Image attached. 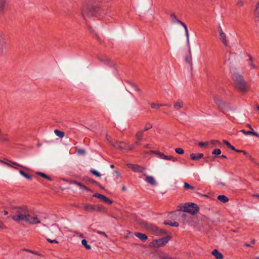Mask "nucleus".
Here are the masks:
<instances>
[{
  "label": "nucleus",
  "instance_id": "f257e3e1",
  "mask_svg": "<svg viewBox=\"0 0 259 259\" xmlns=\"http://www.w3.org/2000/svg\"><path fill=\"white\" fill-rule=\"evenodd\" d=\"M235 88L241 93H246L249 89L247 82L243 76L238 73H234L232 75Z\"/></svg>",
  "mask_w": 259,
  "mask_h": 259
},
{
  "label": "nucleus",
  "instance_id": "f03ea898",
  "mask_svg": "<svg viewBox=\"0 0 259 259\" xmlns=\"http://www.w3.org/2000/svg\"><path fill=\"white\" fill-rule=\"evenodd\" d=\"M179 207L180 210L189 212L191 214H196L199 211L197 205L192 202L185 203Z\"/></svg>",
  "mask_w": 259,
  "mask_h": 259
},
{
  "label": "nucleus",
  "instance_id": "7ed1b4c3",
  "mask_svg": "<svg viewBox=\"0 0 259 259\" xmlns=\"http://www.w3.org/2000/svg\"><path fill=\"white\" fill-rule=\"evenodd\" d=\"M29 210L26 205H19L17 206V223L23 221L27 217H28Z\"/></svg>",
  "mask_w": 259,
  "mask_h": 259
},
{
  "label": "nucleus",
  "instance_id": "20e7f679",
  "mask_svg": "<svg viewBox=\"0 0 259 259\" xmlns=\"http://www.w3.org/2000/svg\"><path fill=\"white\" fill-rule=\"evenodd\" d=\"M170 236H167L165 238L153 240L149 243V246L157 248L164 245L170 239Z\"/></svg>",
  "mask_w": 259,
  "mask_h": 259
},
{
  "label": "nucleus",
  "instance_id": "39448f33",
  "mask_svg": "<svg viewBox=\"0 0 259 259\" xmlns=\"http://www.w3.org/2000/svg\"><path fill=\"white\" fill-rule=\"evenodd\" d=\"M112 144L116 148L126 150H132L134 147V145L128 144L124 142H116L115 143H113Z\"/></svg>",
  "mask_w": 259,
  "mask_h": 259
},
{
  "label": "nucleus",
  "instance_id": "423d86ee",
  "mask_svg": "<svg viewBox=\"0 0 259 259\" xmlns=\"http://www.w3.org/2000/svg\"><path fill=\"white\" fill-rule=\"evenodd\" d=\"M151 152L157 155L158 157L161 159L171 160L173 162H176L178 160L177 158L174 157L172 156H167L165 155L164 153L159 152L158 151H151Z\"/></svg>",
  "mask_w": 259,
  "mask_h": 259
},
{
  "label": "nucleus",
  "instance_id": "0eeeda50",
  "mask_svg": "<svg viewBox=\"0 0 259 259\" xmlns=\"http://www.w3.org/2000/svg\"><path fill=\"white\" fill-rule=\"evenodd\" d=\"M145 226L147 230L151 232H154L157 235H162L165 234L166 233V231L162 229H159L157 227L152 224H145Z\"/></svg>",
  "mask_w": 259,
  "mask_h": 259
},
{
  "label": "nucleus",
  "instance_id": "6e6552de",
  "mask_svg": "<svg viewBox=\"0 0 259 259\" xmlns=\"http://www.w3.org/2000/svg\"><path fill=\"white\" fill-rule=\"evenodd\" d=\"M23 221L30 225H35L40 223V221L37 215H31L29 213L28 214V217H27V218Z\"/></svg>",
  "mask_w": 259,
  "mask_h": 259
},
{
  "label": "nucleus",
  "instance_id": "1a4fd4ad",
  "mask_svg": "<svg viewBox=\"0 0 259 259\" xmlns=\"http://www.w3.org/2000/svg\"><path fill=\"white\" fill-rule=\"evenodd\" d=\"M219 39L222 42L225 46H227L228 45V41L226 37V34L223 32L222 29L220 27L219 29Z\"/></svg>",
  "mask_w": 259,
  "mask_h": 259
},
{
  "label": "nucleus",
  "instance_id": "9d476101",
  "mask_svg": "<svg viewBox=\"0 0 259 259\" xmlns=\"http://www.w3.org/2000/svg\"><path fill=\"white\" fill-rule=\"evenodd\" d=\"M127 166L128 168L136 172H143L145 170V168L144 167L136 164H128Z\"/></svg>",
  "mask_w": 259,
  "mask_h": 259
},
{
  "label": "nucleus",
  "instance_id": "9b49d317",
  "mask_svg": "<svg viewBox=\"0 0 259 259\" xmlns=\"http://www.w3.org/2000/svg\"><path fill=\"white\" fill-rule=\"evenodd\" d=\"M171 16L174 17V18L176 19V21L177 23L181 24L184 27V28L185 29V33H186V35L187 36V41L188 44H189V32H188V30L187 29V26L183 22H182L181 21L178 19L174 15H172Z\"/></svg>",
  "mask_w": 259,
  "mask_h": 259
},
{
  "label": "nucleus",
  "instance_id": "f8f14e48",
  "mask_svg": "<svg viewBox=\"0 0 259 259\" xmlns=\"http://www.w3.org/2000/svg\"><path fill=\"white\" fill-rule=\"evenodd\" d=\"M184 106V102L182 100H178L175 102L173 105L174 109L176 110H179Z\"/></svg>",
  "mask_w": 259,
  "mask_h": 259
},
{
  "label": "nucleus",
  "instance_id": "ddd939ff",
  "mask_svg": "<svg viewBox=\"0 0 259 259\" xmlns=\"http://www.w3.org/2000/svg\"><path fill=\"white\" fill-rule=\"evenodd\" d=\"M214 103L219 107H222L224 105V103L221 97L215 96L213 98Z\"/></svg>",
  "mask_w": 259,
  "mask_h": 259
},
{
  "label": "nucleus",
  "instance_id": "4468645a",
  "mask_svg": "<svg viewBox=\"0 0 259 259\" xmlns=\"http://www.w3.org/2000/svg\"><path fill=\"white\" fill-rule=\"evenodd\" d=\"M211 254L213 255L216 259H223L224 256L218 249H214L211 252Z\"/></svg>",
  "mask_w": 259,
  "mask_h": 259
},
{
  "label": "nucleus",
  "instance_id": "2eb2a0df",
  "mask_svg": "<svg viewBox=\"0 0 259 259\" xmlns=\"http://www.w3.org/2000/svg\"><path fill=\"white\" fill-rule=\"evenodd\" d=\"M83 208L84 209L90 211H95L96 210V206L90 203L84 204Z\"/></svg>",
  "mask_w": 259,
  "mask_h": 259
},
{
  "label": "nucleus",
  "instance_id": "dca6fc26",
  "mask_svg": "<svg viewBox=\"0 0 259 259\" xmlns=\"http://www.w3.org/2000/svg\"><path fill=\"white\" fill-rule=\"evenodd\" d=\"M202 153H192L190 155L191 159L193 160H198L203 157Z\"/></svg>",
  "mask_w": 259,
  "mask_h": 259
},
{
  "label": "nucleus",
  "instance_id": "f3484780",
  "mask_svg": "<svg viewBox=\"0 0 259 259\" xmlns=\"http://www.w3.org/2000/svg\"><path fill=\"white\" fill-rule=\"evenodd\" d=\"M241 132L244 135H253L256 137H259L258 134L256 132H254L253 130H252V131L250 130L249 131H246L244 130H242L241 131Z\"/></svg>",
  "mask_w": 259,
  "mask_h": 259
},
{
  "label": "nucleus",
  "instance_id": "a211bd4d",
  "mask_svg": "<svg viewBox=\"0 0 259 259\" xmlns=\"http://www.w3.org/2000/svg\"><path fill=\"white\" fill-rule=\"evenodd\" d=\"M7 1V0H0V15L4 12Z\"/></svg>",
  "mask_w": 259,
  "mask_h": 259
},
{
  "label": "nucleus",
  "instance_id": "6ab92c4d",
  "mask_svg": "<svg viewBox=\"0 0 259 259\" xmlns=\"http://www.w3.org/2000/svg\"><path fill=\"white\" fill-rule=\"evenodd\" d=\"M135 235L136 237H137L138 238H139L143 241H145L147 239V236L145 234L136 232L135 233Z\"/></svg>",
  "mask_w": 259,
  "mask_h": 259
},
{
  "label": "nucleus",
  "instance_id": "aec40b11",
  "mask_svg": "<svg viewBox=\"0 0 259 259\" xmlns=\"http://www.w3.org/2000/svg\"><path fill=\"white\" fill-rule=\"evenodd\" d=\"M254 15L255 18H259V1L256 2L254 8Z\"/></svg>",
  "mask_w": 259,
  "mask_h": 259
},
{
  "label": "nucleus",
  "instance_id": "412c9836",
  "mask_svg": "<svg viewBox=\"0 0 259 259\" xmlns=\"http://www.w3.org/2000/svg\"><path fill=\"white\" fill-rule=\"evenodd\" d=\"M0 162L5 163L10 166H11L14 168H16V163L14 162H12L10 160H9L8 159H6L5 160H0Z\"/></svg>",
  "mask_w": 259,
  "mask_h": 259
},
{
  "label": "nucleus",
  "instance_id": "4be33fe9",
  "mask_svg": "<svg viewBox=\"0 0 259 259\" xmlns=\"http://www.w3.org/2000/svg\"><path fill=\"white\" fill-rule=\"evenodd\" d=\"M145 181L153 186H154L156 185L155 180L152 176H147L146 177Z\"/></svg>",
  "mask_w": 259,
  "mask_h": 259
},
{
  "label": "nucleus",
  "instance_id": "5701e85b",
  "mask_svg": "<svg viewBox=\"0 0 259 259\" xmlns=\"http://www.w3.org/2000/svg\"><path fill=\"white\" fill-rule=\"evenodd\" d=\"M181 220L183 223H187L190 222L189 217L186 213L182 214Z\"/></svg>",
  "mask_w": 259,
  "mask_h": 259
},
{
  "label": "nucleus",
  "instance_id": "b1692460",
  "mask_svg": "<svg viewBox=\"0 0 259 259\" xmlns=\"http://www.w3.org/2000/svg\"><path fill=\"white\" fill-rule=\"evenodd\" d=\"M144 131L140 130L136 134V138L137 139L142 140L143 136Z\"/></svg>",
  "mask_w": 259,
  "mask_h": 259
},
{
  "label": "nucleus",
  "instance_id": "393cba45",
  "mask_svg": "<svg viewBox=\"0 0 259 259\" xmlns=\"http://www.w3.org/2000/svg\"><path fill=\"white\" fill-rule=\"evenodd\" d=\"M218 199L224 203H225L229 200L228 198L224 195H219L218 196Z\"/></svg>",
  "mask_w": 259,
  "mask_h": 259
},
{
  "label": "nucleus",
  "instance_id": "a878e982",
  "mask_svg": "<svg viewBox=\"0 0 259 259\" xmlns=\"http://www.w3.org/2000/svg\"><path fill=\"white\" fill-rule=\"evenodd\" d=\"M96 206V210L95 211H99L101 212H106V210L105 207L102 204H98L95 205Z\"/></svg>",
  "mask_w": 259,
  "mask_h": 259
},
{
  "label": "nucleus",
  "instance_id": "bb28decb",
  "mask_svg": "<svg viewBox=\"0 0 259 259\" xmlns=\"http://www.w3.org/2000/svg\"><path fill=\"white\" fill-rule=\"evenodd\" d=\"M36 174L38 175H39L41 177H42V178H44L49 180V181H52V178L50 176L46 175L45 174H44L43 172H38H38H36Z\"/></svg>",
  "mask_w": 259,
  "mask_h": 259
},
{
  "label": "nucleus",
  "instance_id": "cd10ccee",
  "mask_svg": "<svg viewBox=\"0 0 259 259\" xmlns=\"http://www.w3.org/2000/svg\"><path fill=\"white\" fill-rule=\"evenodd\" d=\"M54 133L56 136H58L60 138H63L64 136V133L58 130H55Z\"/></svg>",
  "mask_w": 259,
  "mask_h": 259
},
{
  "label": "nucleus",
  "instance_id": "c85d7f7f",
  "mask_svg": "<svg viewBox=\"0 0 259 259\" xmlns=\"http://www.w3.org/2000/svg\"><path fill=\"white\" fill-rule=\"evenodd\" d=\"M19 172L22 176H23L26 179L28 180H31V177L30 175L25 173L24 171L20 170Z\"/></svg>",
  "mask_w": 259,
  "mask_h": 259
},
{
  "label": "nucleus",
  "instance_id": "c756f323",
  "mask_svg": "<svg viewBox=\"0 0 259 259\" xmlns=\"http://www.w3.org/2000/svg\"><path fill=\"white\" fill-rule=\"evenodd\" d=\"M94 197L101 199L103 201L104 200V199L106 197L105 196L103 195V194H100V193H95L94 195Z\"/></svg>",
  "mask_w": 259,
  "mask_h": 259
},
{
  "label": "nucleus",
  "instance_id": "7c9ffc66",
  "mask_svg": "<svg viewBox=\"0 0 259 259\" xmlns=\"http://www.w3.org/2000/svg\"><path fill=\"white\" fill-rule=\"evenodd\" d=\"M184 187L186 189H190V190H194L195 187L190 185L189 184L187 183H185L184 184Z\"/></svg>",
  "mask_w": 259,
  "mask_h": 259
},
{
  "label": "nucleus",
  "instance_id": "2f4dec72",
  "mask_svg": "<svg viewBox=\"0 0 259 259\" xmlns=\"http://www.w3.org/2000/svg\"><path fill=\"white\" fill-rule=\"evenodd\" d=\"M185 60H186V62L188 64H189L190 65H192V58L191 55L190 54L189 56H187L186 57Z\"/></svg>",
  "mask_w": 259,
  "mask_h": 259
},
{
  "label": "nucleus",
  "instance_id": "473e14b6",
  "mask_svg": "<svg viewBox=\"0 0 259 259\" xmlns=\"http://www.w3.org/2000/svg\"><path fill=\"white\" fill-rule=\"evenodd\" d=\"M163 105L158 104L156 103H152L151 104V107L153 109H158L160 107H162Z\"/></svg>",
  "mask_w": 259,
  "mask_h": 259
},
{
  "label": "nucleus",
  "instance_id": "72a5a7b5",
  "mask_svg": "<svg viewBox=\"0 0 259 259\" xmlns=\"http://www.w3.org/2000/svg\"><path fill=\"white\" fill-rule=\"evenodd\" d=\"M81 243L83 246H84L85 248L87 249H91V246L90 245L87 244V242L85 239L82 240Z\"/></svg>",
  "mask_w": 259,
  "mask_h": 259
},
{
  "label": "nucleus",
  "instance_id": "f704fd0d",
  "mask_svg": "<svg viewBox=\"0 0 259 259\" xmlns=\"http://www.w3.org/2000/svg\"><path fill=\"white\" fill-rule=\"evenodd\" d=\"M151 128H152V124L150 123H147L145 125V127H144V128L143 131H147L148 130L151 129Z\"/></svg>",
  "mask_w": 259,
  "mask_h": 259
},
{
  "label": "nucleus",
  "instance_id": "c9c22d12",
  "mask_svg": "<svg viewBox=\"0 0 259 259\" xmlns=\"http://www.w3.org/2000/svg\"><path fill=\"white\" fill-rule=\"evenodd\" d=\"M100 10L99 7H93L91 10V13L92 15L98 13Z\"/></svg>",
  "mask_w": 259,
  "mask_h": 259
},
{
  "label": "nucleus",
  "instance_id": "e433bc0d",
  "mask_svg": "<svg viewBox=\"0 0 259 259\" xmlns=\"http://www.w3.org/2000/svg\"><path fill=\"white\" fill-rule=\"evenodd\" d=\"M91 172L94 176L97 177H101V174L99 172H98V171H97L95 169H92L91 170Z\"/></svg>",
  "mask_w": 259,
  "mask_h": 259
},
{
  "label": "nucleus",
  "instance_id": "4c0bfd02",
  "mask_svg": "<svg viewBox=\"0 0 259 259\" xmlns=\"http://www.w3.org/2000/svg\"><path fill=\"white\" fill-rule=\"evenodd\" d=\"M5 47V44L3 40L0 39V54L3 52V49Z\"/></svg>",
  "mask_w": 259,
  "mask_h": 259
},
{
  "label": "nucleus",
  "instance_id": "58836bf2",
  "mask_svg": "<svg viewBox=\"0 0 259 259\" xmlns=\"http://www.w3.org/2000/svg\"><path fill=\"white\" fill-rule=\"evenodd\" d=\"M81 14L83 17H84L85 15H87V16L90 15V13H89L88 12H87L85 8L84 7L81 8Z\"/></svg>",
  "mask_w": 259,
  "mask_h": 259
},
{
  "label": "nucleus",
  "instance_id": "ea45409f",
  "mask_svg": "<svg viewBox=\"0 0 259 259\" xmlns=\"http://www.w3.org/2000/svg\"><path fill=\"white\" fill-rule=\"evenodd\" d=\"M175 151L176 153L179 154H183L184 153V151L183 149L181 148H177L175 149Z\"/></svg>",
  "mask_w": 259,
  "mask_h": 259
},
{
  "label": "nucleus",
  "instance_id": "a19ab883",
  "mask_svg": "<svg viewBox=\"0 0 259 259\" xmlns=\"http://www.w3.org/2000/svg\"><path fill=\"white\" fill-rule=\"evenodd\" d=\"M249 61H250V65L251 66L252 68H255L256 66L253 62L252 58L251 56H249Z\"/></svg>",
  "mask_w": 259,
  "mask_h": 259
},
{
  "label": "nucleus",
  "instance_id": "79ce46f5",
  "mask_svg": "<svg viewBox=\"0 0 259 259\" xmlns=\"http://www.w3.org/2000/svg\"><path fill=\"white\" fill-rule=\"evenodd\" d=\"M213 154L219 155L221 153V151L220 149H215L212 152Z\"/></svg>",
  "mask_w": 259,
  "mask_h": 259
},
{
  "label": "nucleus",
  "instance_id": "37998d69",
  "mask_svg": "<svg viewBox=\"0 0 259 259\" xmlns=\"http://www.w3.org/2000/svg\"><path fill=\"white\" fill-rule=\"evenodd\" d=\"M237 6L241 7L244 5V2L242 0H238L236 2Z\"/></svg>",
  "mask_w": 259,
  "mask_h": 259
},
{
  "label": "nucleus",
  "instance_id": "c03bdc74",
  "mask_svg": "<svg viewBox=\"0 0 259 259\" xmlns=\"http://www.w3.org/2000/svg\"><path fill=\"white\" fill-rule=\"evenodd\" d=\"M104 202L109 204H111V203H112L113 201L109 199L108 198H107V197H105V198L104 199V200H103Z\"/></svg>",
  "mask_w": 259,
  "mask_h": 259
},
{
  "label": "nucleus",
  "instance_id": "a18cd8bd",
  "mask_svg": "<svg viewBox=\"0 0 259 259\" xmlns=\"http://www.w3.org/2000/svg\"><path fill=\"white\" fill-rule=\"evenodd\" d=\"M198 146L200 147H203L204 146H206L207 145L208 143L207 142H199L198 143Z\"/></svg>",
  "mask_w": 259,
  "mask_h": 259
},
{
  "label": "nucleus",
  "instance_id": "49530a36",
  "mask_svg": "<svg viewBox=\"0 0 259 259\" xmlns=\"http://www.w3.org/2000/svg\"><path fill=\"white\" fill-rule=\"evenodd\" d=\"M80 189L83 191H90V190L83 185L82 186H81V188H80Z\"/></svg>",
  "mask_w": 259,
  "mask_h": 259
},
{
  "label": "nucleus",
  "instance_id": "de8ad7c7",
  "mask_svg": "<svg viewBox=\"0 0 259 259\" xmlns=\"http://www.w3.org/2000/svg\"><path fill=\"white\" fill-rule=\"evenodd\" d=\"M212 145H215L217 144H220V142L218 140H212L210 142Z\"/></svg>",
  "mask_w": 259,
  "mask_h": 259
},
{
  "label": "nucleus",
  "instance_id": "09e8293b",
  "mask_svg": "<svg viewBox=\"0 0 259 259\" xmlns=\"http://www.w3.org/2000/svg\"><path fill=\"white\" fill-rule=\"evenodd\" d=\"M141 140L136 139V140L135 142V146H139L140 145V142Z\"/></svg>",
  "mask_w": 259,
  "mask_h": 259
},
{
  "label": "nucleus",
  "instance_id": "8fccbe9b",
  "mask_svg": "<svg viewBox=\"0 0 259 259\" xmlns=\"http://www.w3.org/2000/svg\"><path fill=\"white\" fill-rule=\"evenodd\" d=\"M47 240L50 243H58V241L56 240H52L50 239H47Z\"/></svg>",
  "mask_w": 259,
  "mask_h": 259
},
{
  "label": "nucleus",
  "instance_id": "3c124183",
  "mask_svg": "<svg viewBox=\"0 0 259 259\" xmlns=\"http://www.w3.org/2000/svg\"><path fill=\"white\" fill-rule=\"evenodd\" d=\"M171 226L178 227L179 226V224L176 222H172Z\"/></svg>",
  "mask_w": 259,
  "mask_h": 259
},
{
  "label": "nucleus",
  "instance_id": "603ef678",
  "mask_svg": "<svg viewBox=\"0 0 259 259\" xmlns=\"http://www.w3.org/2000/svg\"><path fill=\"white\" fill-rule=\"evenodd\" d=\"M223 143L226 144L229 148V146H231V144L230 143H229L226 140H223Z\"/></svg>",
  "mask_w": 259,
  "mask_h": 259
},
{
  "label": "nucleus",
  "instance_id": "864d4df0",
  "mask_svg": "<svg viewBox=\"0 0 259 259\" xmlns=\"http://www.w3.org/2000/svg\"><path fill=\"white\" fill-rule=\"evenodd\" d=\"M172 222L171 221H164V225H168L171 226Z\"/></svg>",
  "mask_w": 259,
  "mask_h": 259
},
{
  "label": "nucleus",
  "instance_id": "5fc2aeb1",
  "mask_svg": "<svg viewBox=\"0 0 259 259\" xmlns=\"http://www.w3.org/2000/svg\"><path fill=\"white\" fill-rule=\"evenodd\" d=\"M241 153H242L243 154H244L245 155H247L249 158H250V159L251 158V156L250 155H248L245 151L242 150L241 151Z\"/></svg>",
  "mask_w": 259,
  "mask_h": 259
},
{
  "label": "nucleus",
  "instance_id": "6e6d98bb",
  "mask_svg": "<svg viewBox=\"0 0 259 259\" xmlns=\"http://www.w3.org/2000/svg\"><path fill=\"white\" fill-rule=\"evenodd\" d=\"M52 229L53 230V231H55V232H59V229L58 227H56V226H53Z\"/></svg>",
  "mask_w": 259,
  "mask_h": 259
},
{
  "label": "nucleus",
  "instance_id": "4d7b16f0",
  "mask_svg": "<svg viewBox=\"0 0 259 259\" xmlns=\"http://www.w3.org/2000/svg\"><path fill=\"white\" fill-rule=\"evenodd\" d=\"M78 152L79 153V154H83L85 153V151L83 149H79L78 151Z\"/></svg>",
  "mask_w": 259,
  "mask_h": 259
},
{
  "label": "nucleus",
  "instance_id": "13d9d810",
  "mask_svg": "<svg viewBox=\"0 0 259 259\" xmlns=\"http://www.w3.org/2000/svg\"><path fill=\"white\" fill-rule=\"evenodd\" d=\"M83 180L85 181L86 182H89L92 181L91 180L90 178H89L88 177H84Z\"/></svg>",
  "mask_w": 259,
  "mask_h": 259
},
{
  "label": "nucleus",
  "instance_id": "bf43d9fd",
  "mask_svg": "<svg viewBox=\"0 0 259 259\" xmlns=\"http://www.w3.org/2000/svg\"><path fill=\"white\" fill-rule=\"evenodd\" d=\"M98 233L105 236L106 237H107V235L106 234V233L104 232L99 231V232H98Z\"/></svg>",
  "mask_w": 259,
  "mask_h": 259
},
{
  "label": "nucleus",
  "instance_id": "052dcab7",
  "mask_svg": "<svg viewBox=\"0 0 259 259\" xmlns=\"http://www.w3.org/2000/svg\"><path fill=\"white\" fill-rule=\"evenodd\" d=\"M229 148L231 149V150H233V151H236V150L235 148L233 146H232L231 145L230 146H229Z\"/></svg>",
  "mask_w": 259,
  "mask_h": 259
},
{
  "label": "nucleus",
  "instance_id": "680f3d73",
  "mask_svg": "<svg viewBox=\"0 0 259 259\" xmlns=\"http://www.w3.org/2000/svg\"><path fill=\"white\" fill-rule=\"evenodd\" d=\"M4 225L2 222L0 221V229H4Z\"/></svg>",
  "mask_w": 259,
  "mask_h": 259
},
{
  "label": "nucleus",
  "instance_id": "e2e57ef3",
  "mask_svg": "<svg viewBox=\"0 0 259 259\" xmlns=\"http://www.w3.org/2000/svg\"><path fill=\"white\" fill-rule=\"evenodd\" d=\"M246 126L248 127V128H249L250 130L252 131V130H253L251 126V125L249 124H246Z\"/></svg>",
  "mask_w": 259,
  "mask_h": 259
},
{
  "label": "nucleus",
  "instance_id": "0e129e2a",
  "mask_svg": "<svg viewBox=\"0 0 259 259\" xmlns=\"http://www.w3.org/2000/svg\"><path fill=\"white\" fill-rule=\"evenodd\" d=\"M77 185L79 187V188H81V186H82L83 185L81 184L80 183H78L77 184Z\"/></svg>",
  "mask_w": 259,
  "mask_h": 259
},
{
  "label": "nucleus",
  "instance_id": "69168bd1",
  "mask_svg": "<svg viewBox=\"0 0 259 259\" xmlns=\"http://www.w3.org/2000/svg\"><path fill=\"white\" fill-rule=\"evenodd\" d=\"M253 196L259 198V194H254V195H253Z\"/></svg>",
  "mask_w": 259,
  "mask_h": 259
},
{
  "label": "nucleus",
  "instance_id": "338daca9",
  "mask_svg": "<svg viewBox=\"0 0 259 259\" xmlns=\"http://www.w3.org/2000/svg\"><path fill=\"white\" fill-rule=\"evenodd\" d=\"M8 214V212L7 210H4V214L7 215Z\"/></svg>",
  "mask_w": 259,
  "mask_h": 259
},
{
  "label": "nucleus",
  "instance_id": "774afa93",
  "mask_svg": "<svg viewBox=\"0 0 259 259\" xmlns=\"http://www.w3.org/2000/svg\"><path fill=\"white\" fill-rule=\"evenodd\" d=\"M256 107L257 110H259V105H257Z\"/></svg>",
  "mask_w": 259,
  "mask_h": 259
}]
</instances>
